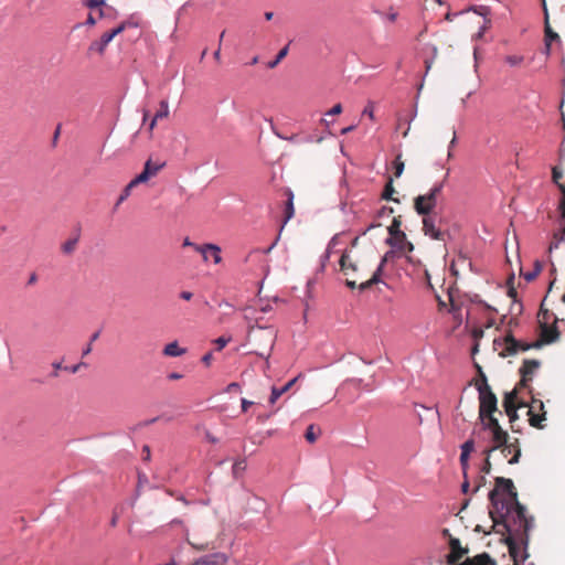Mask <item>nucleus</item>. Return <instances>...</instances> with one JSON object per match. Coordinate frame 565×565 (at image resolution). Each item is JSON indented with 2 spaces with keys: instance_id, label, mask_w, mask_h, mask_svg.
I'll return each mask as SVG.
<instances>
[{
  "instance_id": "f257e3e1",
  "label": "nucleus",
  "mask_w": 565,
  "mask_h": 565,
  "mask_svg": "<svg viewBox=\"0 0 565 565\" xmlns=\"http://www.w3.org/2000/svg\"><path fill=\"white\" fill-rule=\"evenodd\" d=\"M489 516L492 530L503 535L501 542L508 545L514 565H524L529 557L530 532L534 527L533 516L526 515V508L519 500L507 504L501 513L489 511Z\"/></svg>"
},
{
  "instance_id": "f03ea898",
  "label": "nucleus",
  "mask_w": 565,
  "mask_h": 565,
  "mask_svg": "<svg viewBox=\"0 0 565 565\" xmlns=\"http://www.w3.org/2000/svg\"><path fill=\"white\" fill-rule=\"evenodd\" d=\"M495 487L488 493L490 501V509L493 513H501L505 505L516 502L518 492L511 479L504 477H497L494 479Z\"/></svg>"
},
{
  "instance_id": "7ed1b4c3",
  "label": "nucleus",
  "mask_w": 565,
  "mask_h": 565,
  "mask_svg": "<svg viewBox=\"0 0 565 565\" xmlns=\"http://www.w3.org/2000/svg\"><path fill=\"white\" fill-rule=\"evenodd\" d=\"M481 382L478 383L477 390L479 392V418L483 420L487 415H491L498 411V399L495 394L491 391L490 385L488 384L487 376L480 370Z\"/></svg>"
},
{
  "instance_id": "20e7f679",
  "label": "nucleus",
  "mask_w": 565,
  "mask_h": 565,
  "mask_svg": "<svg viewBox=\"0 0 565 565\" xmlns=\"http://www.w3.org/2000/svg\"><path fill=\"white\" fill-rule=\"evenodd\" d=\"M444 189V181L435 183L426 194H419L414 199V210L418 215H431L437 206V196Z\"/></svg>"
},
{
  "instance_id": "39448f33",
  "label": "nucleus",
  "mask_w": 565,
  "mask_h": 565,
  "mask_svg": "<svg viewBox=\"0 0 565 565\" xmlns=\"http://www.w3.org/2000/svg\"><path fill=\"white\" fill-rule=\"evenodd\" d=\"M493 343L494 345H504L503 351L500 353V356L502 358L516 355L520 352H525L529 350V348H526L529 343L518 340L513 335L512 331H508L502 339H495Z\"/></svg>"
},
{
  "instance_id": "423d86ee",
  "label": "nucleus",
  "mask_w": 565,
  "mask_h": 565,
  "mask_svg": "<svg viewBox=\"0 0 565 565\" xmlns=\"http://www.w3.org/2000/svg\"><path fill=\"white\" fill-rule=\"evenodd\" d=\"M401 216H397L393 218L391 225L387 227L388 237L385 239V244L392 248H399V242L405 241L406 234L401 230Z\"/></svg>"
},
{
  "instance_id": "0eeeda50",
  "label": "nucleus",
  "mask_w": 565,
  "mask_h": 565,
  "mask_svg": "<svg viewBox=\"0 0 565 565\" xmlns=\"http://www.w3.org/2000/svg\"><path fill=\"white\" fill-rule=\"evenodd\" d=\"M448 545L449 552L445 555L446 563L448 565H460L461 563L458 562L468 553V548L462 547L457 537H450Z\"/></svg>"
},
{
  "instance_id": "6e6552de",
  "label": "nucleus",
  "mask_w": 565,
  "mask_h": 565,
  "mask_svg": "<svg viewBox=\"0 0 565 565\" xmlns=\"http://www.w3.org/2000/svg\"><path fill=\"white\" fill-rule=\"evenodd\" d=\"M121 33L119 26L105 32L98 40L93 41L88 46V52H96L103 55L106 51L107 45Z\"/></svg>"
},
{
  "instance_id": "1a4fd4ad",
  "label": "nucleus",
  "mask_w": 565,
  "mask_h": 565,
  "mask_svg": "<svg viewBox=\"0 0 565 565\" xmlns=\"http://www.w3.org/2000/svg\"><path fill=\"white\" fill-rule=\"evenodd\" d=\"M540 366L541 361L535 359H524L523 364L519 370L521 375V381L519 385L521 387H526L527 383L532 381V375L540 369Z\"/></svg>"
},
{
  "instance_id": "9d476101",
  "label": "nucleus",
  "mask_w": 565,
  "mask_h": 565,
  "mask_svg": "<svg viewBox=\"0 0 565 565\" xmlns=\"http://www.w3.org/2000/svg\"><path fill=\"white\" fill-rule=\"evenodd\" d=\"M164 163L154 164L150 159L145 162L142 171L132 179V184L146 183L151 177H154Z\"/></svg>"
},
{
  "instance_id": "9b49d317",
  "label": "nucleus",
  "mask_w": 565,
  "mask_h": 565,
  "mask_svg": "<svg viewBox=\"0 0 565 565\" xmlns=\"http://www.w3.org/2000/svg\"><path fill=\"white\" fill-rule=\"evenodd\" d=\"M228 557L223 552H215L196 558L192 565H224Z\"/></svg>"
},
{
  "instance_id": "f8f14e48",
  "label": "nucleus",
  "mask_w": 565,
  "mask_h": 565,
  "mask_svg": "<svg viewBox=\"0 0 565 565\" xmlns=\"http://www.w3.org/2000/svg\"><path fill=\"white\" fill-rule=\"evenodd\" d=\"M423 232L433 239H444V233L436 227L435 218L431 215L423 216Z\"/></svg>"
},
{
  "instance_id": "ddd939ff",
  "label": "nucleus",
  "mask_w": 565,
  "mask_h": 565,
  "mask_svg": "<svg viewBox=\"0 0 565 565\" xmlns=\"http://www.w3.org/2000/svg\"><path fill=\"white\" fill-rule=\"evenodd\" d=\"M195 249L202 254L204 260H207L209 256L213 257L214 264H218L222 260L221 248L215 244H203L201 246H195Z\"/></svg>"
},
{
  "instance_id": "4468645a",
  "label": "nucleus",
  "mask_w": 565,
  "mask_h": 565,
  "mask_svg": "<svg viewBox=\"0 0 565 565\" xmlns=\"http://www.w3.org/2000/svg\"><path fill=\"white\" fill-rule=\"evenodd\" d=\"M285 195L287 198L284 209V218L280 226V232L282 231L284 226L294 217L295 215V206H294V192L290 188L285 189Z\"/></svg>"
},
{
  "instance_id": "2eb2a0df",
  "label": "nucleus",
  "mask_w": 565,
  "mask_h": 565,
  "mask_svg": "<svg viewBox=\"0 0 565 565\" xmlns=\"http://www.w3.org/2000/svg\"><path fill=\"white\" fill-rule=\"evenodd\" d=\"M509 434L503 430L491 435V440L493 445L487 449H484V455L490 456L493 451L501 449L509 441Z\"/></svg>"
},
{
  "instance_id": "dca6fc26",
  "label": "nucleus",
  "mask_w": 565,
  "mask_h": 565,
  "mask_svg": "<svg viewBox=\"0 0 565 565\" xmlns=\"http://www.w3.org/2000/svg\"><path fill=\"white\" fill-rule=\"evenodd\" d=\"M542 7L544 10V42L553 43V42H561L559 35L554 32L550 25L548 21V12L545 0H542Z\"/></svg>"
},
{
  "instance_id": "f3484780",
  "label": "nucleus",
  "mask_w": 565,
  "mask_h": 565,
  "mask_svg": "<svg viewBox=\"0 0 565 565\" xmlns=\"http://www.w3.org/2000/svg\"><path fill=\"white\" fill-rule=\"evenodd\" d=\"M501 452L504 457H508L512 451L513 456L511 459H509L510 465H515L519 462L521 457V449L519 447V439H515L514 443L508 441L505 446H503L501 449Z\"/></svg>"
},
{
  "instance_id": "a211bd4d",
  "label": "nucleus",
  "mask_w": 565,
  "mask_h": 565,
  "mask_svg": "<svg viewBox=\"0 0 565 565\" xmlns=\"http://www.w3.org/2000/svg\"><path fill=\"white\" fill-rule=\"evenodd\" d=\"M537 404V406L540 407V409H543L544 408V404L542 401L540 399H533L532 401V405L530 406V409L527 411V414L530 416V425L533 426V427H539V428H542L541 426V420L545 419V412L543 413L542 416H539L534 413V407L535 405Z\"/></svg>"
},
{
  "instance_id": "6ab92c4d",
  "label": "nucleus",
  "mask_w": 565,
  "mask_h": 565,
  "mask_svg": "<svg viewBox=\"0 0 565 565\" xmlns=\"http://www.w3.org/2000/svg\"><path fill=\"white\" fill-rule=\"evenodd\" d=\"M460 565H497L488 553L478 554L475 557H467Z\"/></svg>"
},
{
  "instance_id": "aec40b11",
  "label": "nucleus",
  "mask_w": 565,
  "mask_h": 565,
  "mask_svg": "<svg viewBox=\"0 0 565 565\" xmlns=\"http://www.w3.org/2000/svg\"><path fill=\"white\" fill-rule=\"evenodd\" d=\"M298 377H294L292 380L288 381L285 385L281 387H271L270 396H269V403L275 404L276 401L286 392H288L292 385L297 382Z\"/></svg>"
},
{
  "instance_id": "412c9836",
  "label": "nucleus",
  "mask_w": 565,
  "mask_h": 565,
  "mask_svg": "<svg viewBox=\"0 0 565 565\" xmlns=\"http://www.w3.org/2000/svg\"><path fill=\"white\" fill-rule=\"evenodd\" d=\"M394 179L392 175L387 177L386 183L383 188V191L381 193V199L385 201H393L395 203H399V200L397 198H394L393 194L395 193V189L393 185Z\"/></svg>"
},
{
  "instance_id": "4be33fe9",
  "label": "nucleus",
  "mask_w": 565,
  "mask_h": 565,
  "mask_svg": "<svg viewBox=\"0 0 565 565\" xmlns=\"http://www.w3.org/2000/svg\"><path fill=\"white\" fill-rule=\"evenodd\" d=\"M559 335H561L559 330L552 331L551 337H547L544 339L541 337L537 341L529 343V345H526V348H529V350L530 349H541L545 344H551V343L556 342L559 339Z\"/></svg>"
},
{
  "instance_id": "5701e85b",
  "label": "nucleus",
  "mask_w": 565,
  "mask_h": 565,
  "mask_svg": "<svg viewBox=\"0 0 565 565\" xmlns=\"http://www.w3.org/2000/svg\"><path fill=\"white\" fill-rule=\"evenodd\" d=\"M487 417H488V420H487V422H486L484 419H483V420H481V423H482V428H483L484 430H489V431L491 433V435H492V434H495V433H499V431L501 433V431H503V430H504V429L501 427V425H500L499 420H498L495 417H493V414H491V415H487Z\"/></svg>"
},
{
  "instance_id": "b1692460",
  "label": "nucleus",
  "mask_w": 565,
  "mask_h": 565,
  "mask_svg": "<svg viewBox=\"0 0 565 565\" xmlns=\"http://www.w3.org/2000/svg\"><path fill=\"white\" fill-rule=\"evenodd\" d=\"M339 264H340V270L344 275H348L349 269H351L352 271L358 270L356 264L350 262V254H349V250H347V249L342 253Z\"/></svg>"
},
{
  "instance_id": "393cba45",
  "label": "nucleus",
  "mask_w": 565,
  "mask_h": 565,
  "mask_svg": "<svg viewBox=\"0 0 565 565\" xmlns=\"http://www.w3.org/2000/svg\"><path fill=\"white\" fill-rule=\"evenodd\" d=\"M339 236H340V234H335V235H334V236L329 241L326 252L321 255V257H320V263L322 264V269H326V266H327V263H328V262H329V259H330V256H331L332 249H333V248L335 247V245L338 244Z\"/></svg>"
},
{
  "instance_id": "a878e982",
  "label": "nucleus",
  "mask_w": 565,
  "mask_h": 565,
  "mask_svg": "<svg viewBox=\"0 0 565 565\" xmlns=\"http://www.w3.org/2000/svg\"><path fill=\"white\" fill-rule=\"evenodd\" d=\"M185 351L186 350L184 348L179 347L178 341H172L164 347L163 354L167 356L177 358V356L184 354Z\"/></svg>"
},
{
  "instance_id": "bb28decb",
  "label": "nucleus",
  "mask_w": 565,
  "mask_h": 565,
  "mask_svg": "<svg viewBox=\"0 0 565 565\" xmlns=\"http://www.w3.org/2000/svg\"><path fill=\"white\" fill-rule=\"evenodd\" d=\"M518 402V388L507 392L503 396L502 406L504 409H508L510 407H516L519 406Z\"/></svg>"
},
{
  "instance_id": "cd10ccee",
  "label": "nucleus",
  "mask_w": 565,
  "mask_h": 565,
  "mask_svg": "<svg viewBox=\"0 0 565 565\" xmlns=\"http://www.w3.org/2000/svg\"><path fill=\"white\" fill-rule=\"evenodd\" d=\"M527 406H529V405H527V403H526V402L521 401V402L519 403V406H516V407H510V408H508V409H504L505 414H507V415H508V417H509V420H510V423H511V429H512L513 431H518V430L514 428V425H513V423H514V422H516V420L519 419L518 409H519V408H521V407H527Z\"/></svg>"
},
{
  "instance_id": "c85d7f7f",
  "label": "nucleus",
  "mask_w": 565,
  "mask_h": 565,
  "mask_svg": "<svg viewBox=\"0 0 565 565\" xmlns=\"http://www.w3.org/2000/svg\"><path fill=\"white\" fill-rule=\"evenodd\" d=\"M78 239H79V227L76 230V235L72 238H68L63 245H62V250L63 253L65 254H71L74 252L77 243H78Z\"/></svg>"
},
{
  "instance_id": "c756f323",
  "label": "nucleus",
  "mask_w": 565,
  "mask_h": 565,
  "mask_svg": "<svg viewBox=\"0 0 565 565\" xmlns=\"http://www.w3.org/2000/svg\"><path fill=\"white\" fill-rule=\"evenodd\" d=\"M160 106H161L160 110H158V111L156 113V115L153 116V118L151 119V121H150V124H149V130H152V129L154 128V126H156V124H157V120H158L159 118H162V117L168 116V113H169V111H168V103H167L166 100H162V102L160 103Z\"/></svg>"
},
{
  "instance_id": "7c9ffc66",
  "label": "nucleus",
  "mask_w": 565,
  "mask_h": 565,
  "mask_svg": "<svg viewBox=\"0 0 565 565\" xmlns=\"http://www.w3.org/2000/svg\"><path fill=\"white\" fill-rule=\"evenodd\" d=\"M288 52L289 43L279 50L276 57L273 61L268 62L267 67L275 68L287 56Z\"/></svg>"
},
{
  "instance_id": "2f4dec72",
  "label": "nucleus",
  "mask_w": 565,
  "mask_h": 565,
  "mask_svg": "<svg viewBox=\"0 0 565 565\" xmlns=\"http://www.w3.org/2000/svg\"><path fill=\"white\" fill-rule=\"evenodd\" d=\"M465 12H475L476 14L483 18V20L489 19L488 17L491 13V10L487 6H470L468 9L463 10Z\"/></svg>"
},
{
  "instance_id": "473e14b6",
  "label": "nucleus",
  "mask_w": 565,
  "mask_h": 565,
  "mask_svg": "<svg viewBox=\"0 0 565 565\" xmlns=\"http://www.w3.org/2000/svg\"><path fill=\"white\" fill-rule=\"evenodd\" d=\"M139 25H140V24H139V21L136 19V17H135L134 14H132V15H130L128 19H126V20L121 21V22L118 24V26H119V29H120L121 33H122L124 31H126L127 29H130V28H136V29H137V28H139Z\"/></svg>"
},
{
  "instance_id": "72a5a7b5",
  "label": "nucleus",
  "mask_w": 565,
  "mask_h": 565,
  "mask_svg": "<svg viewBox=\"0 0 565 565\" xmlns=\"http://www.w3.org/2000/svg\"><path fill=\"white\" fill-rule=\"evenodd\" d=\"M138 184H132V180L124 188V190L121 191L117 202H116V207L119 206L124 201H126L130 193H131V190L137 186Z\"/></svg>"
},
{
  "instance_id": "f704fd0d",
  "label": "nucleus",
  "mask_w": 565,
  "mask_h": 565,
  "mask_svg": "<svg viewBox=\"0 0 565 565\" xmlns=\"http://www.w3.org/2000/svg\"><path fill=\"white\" fill-rule=\"evenodd\" d=\"M245 469H246L245 459L235 461L232 467V472H233L234 478L237 479L245 471Z\"/></svg>"
},
{
  "instance_id": "c9c22d12",
  "label": "nucleus",
  "mask_w": 565,
  "mask_h": 565,
  "mask_svg": "<svg viewBox=\"0 0 565 565\" xmlns=\"http://www.w3.org/2000/svg\"><path fill=\"white\" fill-rule=\"evenodd\" d=\"M449 301H450V310L449 312L452 313L454 318L455 319H459V322H461V319H460V311H461V308L460 306H458L455 300H454V296H452V292L449 291Z\"/></svg>"
},
{
  "instance_id": "e433bc0d",
  "label": "nucleus",
  "mask_w": 565,
  "mask_h": 565,
  "mask_svg": "<svg viewBox=\"0 0 565 565\" xmlns=\"http://www.w3.org/2000/svg\"><path fill=\"white\" fill-rule=\"evenodd\" d=\"M475 449V440L472 438H469L460 446V455L470 457L471 452Z\"/></svg>"
},
{
  "instance_id": "4c0bfd02",
  "label": "nucleus",
  "mask_w": 565,
  "mask_h": 565,
  "mask_svg": "<svg viewBox=\"0 0 565 565\" xmlns=\"http://www.w3.org/2000/svg\"><path fill=\"white\" fill-rule=\"evenodd\" d=\"M401 154L396 157V159L393 162V169H394V175L395 178H399L403 174L404 171V162L401 159Z\"/></svg>"
},
{
  "instance_id": "58836bf2",
  "label": "nucleus",
  "mask_w": 565,
  "mask_h": 565,
  "mask_svg": "<svg viewBox=\"0 0 565 565\" xmlns=\"http://www.w3.org/2000/svg\"><path fill=\"white\" fill-rule=\"evenodd\" d=\"M514 274H512L508 280V296L513 299V302H519L518 292L514 288Z\"/></svg>"
},
{
  "instance_id": "ea45409f",
  "label": "nucleus",
  "mask_w": 565,
  "mask_h": 565,
  "mask_svg": "<svg viewBox=\"0 0 565 565\" xmlns=\"http://www.w3.org/2000/svg\"><path fill=\"white\" fill-rule=\"evenodd\" d=\"M83 3L89 9H99V15H104V11L100 9L104 6V0H83Z\"/></svg>"
},
{
  "instance_id": "a19ab883",
  "label": "nucleus",
  "mask_w": 565,
  "mask_h": 565,
  "mask_svg": "<svg viewBox=\"0 0 565 565\" xmlns=\"http://www.w3.org/2000/svg\"><path fill=\"white\" fill-rule=\"evenodd\" d=\"M541 337L547 338L552 335V331L558 330L556 326H548L546 322L540 324Z\"/></svg>"
},
{
  "instance_id": "79ce46f5",
  "label": "nucleus",
  "mask_w": 565,
  "mask_h": 565,
  "mask_svg": "<svg viewBox=\"0 0 565 565\" xmlns=\"http://www.w3.org/2000/svg\"><path fill=\"white\" fill-rule=\"evenodd\" d=\"M305 438L309 444H313L317 440V434L315 431V425H309L305 433Z\"/></svg>"
},
{
  "instance_id": "37998d69",
  "label": "nucleus",
  "mask_w": 565,
  "mask_h": 565,
  "mask_svg": "<svg viewBox=\"0 0 565 565\" xmlns=\"http://www.w3.org/2000/svg\"><path fill=\"white\" fill-rule=\"evenodd\" d=\"M470 301L483 306L489 311L497 312V309L487 303L486 301H483L482 299H480L479 295H473L472 297H470Z\"/></svg>"
},
{
  "instance_id": "c03bdc74",
  "label": "nucleus",
  "mask_w": 565,
  "mask_h": 565,
  "mask_svg": "<svg viewBox=\"0 0 565 565\" xmlns=\"http://www.w3.org/2000/svg\"><path fill=\"white\" fill-rule=\"evenodd\" d=\"M563 178V170L555 166L552 168V180L553 182L558 186L559 183V180Z\"/></svg>"
},
{
  "instance_id": "a18cd8bd",
  "label": "nucleus",
  "mask_w": 565,
  "mask_h": 565,
  "mask_svg": "<svg viewBox=\"0 0 565 565\" xmlns=\"http://www.w3.org/2000/svg\"><path fill=\"white\" fill-rule=\"evenodd\" d=\"M416 115H417V102H415V104H414V106H413V110L411 111V114H409L408 116H405V117H404L403 115H401V116L398 117V120H399V121H405V122H407V124L409 125V124H411V121H413V120H414V118L416 117Z\"/></svg>"
},
{
  "instance_id": "49530a36",
  "label": "nucleus",
  "mask_w": 565,
  "mask_h": 565,
  "mask_svg": "<svg viewBox=\"0 0 565 565\" xmlns=\"http://www.w3.org/2000/svg\"><path fill=\"white\" fill-rule=\"evenodd\" d=\"M399 248H395L396 250H399V252H407V253H411L414 250V245L412 242L407 241V237H405V241H401L399 242Z\"/></svg>"
},
{
  "instance_id": "de8ad7c7",
  "label": "nucleus",
  "mask_w": 565,
  "mask_h": 565,
  "mask_svg": "<svg viewBox=\"0 0 565 565\" xmlns=\"http://www.w3.org/2000/svg\"><path fill=\"white\" fill-rule=\"evenodd\" d=\"M384 267L385 266H382L381 264H379V266L376 267L375 271L373 273V275L371 277V282H375V284L382 282L381 276L383 274Z\"/></svg>"
},
{
  "instance_id": "09e8293b",
  "label": "nucleus",
  "mask_w": 565,
  "mask_h": 565,
  "mask_svg": "<svg viewBox=\"0 0 565 565\" xmlns=\"http://www.w3.org/2000/svg\"><path fill=\"white\" fill-rule=\"evenodd\" d=\"M384 267L385 266H382L381 264H379V266L376 267L375 271L373 273V275L371 277V282H375V284L382 282L381 276L383 274Z\"/></svg>"
},
{
  "instance_id": "8fccbe9b",
  "label": "nucleus",
  "mask_w": 565,
  "mask_h": 565,
  "mask_svg": "<svg viewBox=\"0 0 565 565\" xmlns=\"http://www.w3.org/2000/svg\"><path fill=\"white\" fill-rule=\"evenodd\" d=\"M469 458L468 456L460 455L459 462L460 467L462 469L463 477L468 476V468H469Z\"/></svg>"
},
{
  "instance_id": "3c124183",
  "label": "nucleus",
  "mask_w": 565,
  "mask_h": 565,
  "mask_svg": "<svg viewBox=\"0 0 565 565\" xmlns=\"http://www.w3.org/2000/svg\"><path fill=\"white\" fill-rule=\"evenodd\" d=\"M505 62L511 66H516L523 62V56L521 55H508L505 57Z\"/></svg>"
},
{
  "instance_id": "603ef678",
  "label": "nucleus",
  "mask_w": 565,
  "mask_h": 565,
  "mask_svg": "<svg viewBox=\"0 0 565 565\" xmlns=\"http://www.w3.org/2000/svg\"><path fill=\"white\" fill-rule=\"evenodd\" d=\"M491 20L486 19L483 20V24L480 26L479 31L475 34V39H481L486 32V30L490 26Z\"/></svg>"
},
{
  "instance_id": "864d4df0",
  "label": "nucleus",
  "mask_w": 565,
  "mask_h": 565,
  "mask_svg": "<svg viewBox=\"0 0 565 565\" xmlns=\"http://www.w3.org/2000/svg\"><path fill=\"white\" fill-rule=\"evenodd\" d=\"M231 341V338H225V337H218L217 339L214 340V343L216 345V350H222L223 348L226 347V344Z\"/></svg>"
},
{
  "instance_id": "5fc2aeb1",
  "label": "nucleus",
  "mask_w": 565,
  "mask_h": 565,
  "mask_svg": "<svg viewBox=\"0 0 565 565\" xmlns=\"http://www.w3.org/2000/svg\"><path fill=\"white\" fill-rule=\"evenodd\" d=\"M394 213V209L391 206H382L377 213L376 217H385Z\"/></svg>"
},
{
  "instance_id": "6e6d98bb",
  "label": "nucleus",
  "mask_w": 565,
  "mask_h": 565,
  "mask_svg": "<svg viewBox=\"0 0 565 565\" xmlns=\"http://www.w3.org/2000/svg\"><path fill=\"white\" fill-rule=\"evenodd\" d=\"M395 248H392L390 250H387L381 258V262L380 264L382 266H385L387 264V262L391 259V258H394L395 257Z\"/></svg>"
},
{
  "instance_id": "4d7b16f0",
  "label": "nucleus",
  "mask_w": 565,
  "mask_h": 565,
  "mask_svg": "<svg viewBox=\"0 0 565 565\" xmlns=\"http://www.w3.org/2000/svg\"><path fill=\"white\" fill-rule=\"evenodd\" d=\"M86 366H87V363L82 361V362H79V363H77L75 365H72V366H64L63 370L68 371V372L74 374V373L78 372V370L81 367H86Z\"/></svg>"
},
{
  "instance_id": "13d9d810",
  "label": "nucleus",
  "mask_w": 565,
  "mask_h": 565,
  "mask_svg": "<svg viewBox=\"0 0 565 565\" xmlns=\"http://www.w3.org/2000/svg\"><path fill=\"white\" fill-rule=\"evenodd\" d=\"M342 113V105L335 104L329 111L326 113L327 116H335Z\"/></svg>"
},
{
  "instance_id": "bf43d9fd",
  "label": "nucleus",
  "mask_w": 565,
  "mask_h": 565,
  "mask_svg": "<svg viewBox=\"0 0 565 565\" xmlns=\"http://www.w3.org/2000/svg\"><path fill=\"white\" fill-rule=\"evenodd\" d=\"M373 285H376L375 282H371V278L364 282H361L358 288L360 292H364L365 290L370 289Z\"/></svg>"
},
{
  "instance_id": "052dcab7",
  "label": "nucleus",
  "mask_w": 565,
  "mask_h": 565,
  "mask_svg": "<svg viewBox=\"0 0 565 565\" xmlns=\"http://www.w3.org/2000/svg\"><path fill=\"white\" fill-rule=\"evenodd\" d=\"M559 244H561V239H557V233H556V234H554L553 241L551 242V244L548 246V252L551 253L554 249H557Z\"/></svg>"
},
{
  "instance_id": "680f3d73",
  "label": "nucleus",
  "mask_w": 565,
  "mask_h": 565,
  "mask_svg": "<svg viewBox=\"0 0 565 565\" xmlns=\"http://www.w3.org/2000/svg\"><path fill=\"white\" fill-rule=\"evenodd\" d=\"M558 159L559 161H565V136L559 145Z\"/></svg>"
},
{
  "instance_id": "e2e57ef3",
  "label": "nucleus",
  "mask_w": 565,
  "mask_h": 565,
  "mask_svg": "<svg viewBox=\"0 0 565 565\" xmlns=\"http://www.w3.org/2000/svg\"><path fill=\"white\" fill-rule=\"evenodd\" d=\"M523 277L526 281H532L537 277V270H530L523 274Z\"/></svg>"
},
{
  "instance_id": "0e129e2a",
  "label": "nucleus",
  "mask_w": 565,
  "mask_h": 565,
  "mask_svg": "<svg viewBox=\"0 0 565 565\" xmlns=\"http://www.w3.org/2000/svg\"><path fill=\"white\" fill-rule=\"evenodd\" d=\"M238 390H241V385H239V383H237V382H232V383H230V384L226 386V390H225V391H226L227 393H232V392H235V391H238Z\"/></svg>"
},
{
  "instance_id": "69168bd1",
  "label": "nucleus",
  "mask_w": 565,
  "mask_h": 565,
  "mask_svg": "<svg viewBox=\"0 0 565 565\" xmlns=\"http://www.w3.org/2000/svg\"><path fill=\"white\" fill-rule=\"evenodd\" d=\"M463 482L461 483V492L467 494L469 489H470V482L468 480V476L467 477H463Z\"/></svg>"
},
{
  "instance_id": "338daca9",
  "label": "nucleus",
  "mask_w": 565,
  "mask_h": 565,
  "mask_svg": "<svg viewBox=\"0 0 565 565\" xmlns=\"http://www.w3.org/2000/svg\"><path fill=\"white\" fill-rule=\"evenodd\" d=\"M489 457H490V456H487V458H486V460H484V463H483V466H482V468H481V471H482V472H484V473H489V472H490V470H491V462H490V460H489Z\"/></svg>"
},
{
  "instance_id": "774afa93",
  "label": "nucleus",
  "mask_w": 565,
  "mask_h": 565,
  "mask_svg": "<svg viewBox=\"0 0 565 565\" xmlns=\"http://www.w3.org/2000/svg\"><path fill=\"white\" fill-rule=\"evenodd\" d=\"M253 404H254V402L248 401L246 398H242V401H241L242 411L247 412L248 407L252 406Z\"/></svg>"
}]
</instances>
